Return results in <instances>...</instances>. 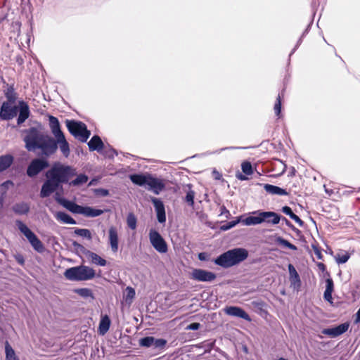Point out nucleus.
<instances>
[{
    "mask_svg": "<svg viewBox=\"0 0 360 360\" xmlns=\"http://www.w3.org/2000/svg\"><path fill=\"white\" fill-rule=\"evenodd\" d=\"M49 120L51 133L56 140L48 134L41 132L37 128L32 127L27 131L24 138L25 148L29 151H35L39 149L43 155L49 156L56 152L58 146L63 155L68 158L70 153V146L60 129L58 118L50 115Z\"/></svg>",
    "mask_w": 360,
    "mask_h": 360,
    "instance_id": "f257e3e1",
    "label": "nucleus"
},
{
    "mask_svg": "<svg viewBox=\"0 0 360 360\" xmlns=\"http://www.w3.org/2000/svg\"><path fill=\"white\" fill-rule=\"evenodd\" d=\"M248 251L242 248H233L219 255L214 259V263L224 268H229L245 260Z\"/></svg>",
    "mask_w": 360,
    "mask_h": 360,
    "instance_id": "f03ea898",
    "label": "nucleus"
},
{
    "mask_svg": "<svg viewBox=\"0 0 360 360\" xmlns=\"http://www.w3.org/2000/svg\"><path fill=\"white\" fill-rule=\"evenodd\" d=\"M76 174V169L71 166L55 162L46 173V178H50L59 186L63 183H68L70 177Z\"/></svg>",
    "mask_w": 360,
    "mask_h": 360,
    "instance_id": "7ed1b4c3",
    "label": "nucleus"
},
{
    "mask_svg": "<svg viewBox=\"0 0 360 360\" xmlns=\"http://www.w3.org/2000/svg\"><path fill=\"white\" fill-rule=\"evenodd\" d=\"M133 184L147 188L158 195L165 188V184L162 179L153 177L150 174H131L129 176Z\"/></svg>",
    "mask_w": 360,
    "mask_h": 360,
    "instance_id": "20e7f679",
    "label": "nucleus"
},
{
    "mask_svg": "<svg viewBox=\"0 0 360 360\" xmlns=\"http://www.w3.org/2000/svg\"><path fill=\"white\" fill-rule=\"evenodd\" d=\"M95 271L84 265L71 267L64 272L65 277L70 281H88L95 277Z\"/></svg>",
    "mask_w": 360,
    "mask_h": 360,
    "instance_id": "39448f33",
    "label": "nucleus"
},
{
    "mask_svg": "<svg viewBox=\"0 0 360 360\" xmlns=\"http://www.w3.org/2000/svg\"><path fill=\"white\" fill-rule=\"evenodd\" d=\"M66 127L70 133L82 142H86L91 135L86 124L82 122L67 120Z\"/></svg>",
    "mask_w": 360,
    "mask_h": 360,
    "instance_id": "423d86ee",
    "label": "nucleus"
},
{
    "mask_svg": "<svg viewBox=\"0 0 360 360\" xmlns=\"http://www.w3.org/2000/svg\"><path fill=\"white\" fill-rule=\"evenodd\" d=\"M66 209L74 214H82L87 217H96L103 213L102 210L95 209L91 207H83L74 202H65Z\"/></svg>",
    "mask_w": 360,
    "mask_h": 360,
    "instance_id": "0eeeda50",
    "label": "nucleus"
},
{
    "mask_svg": "<svg viewBox=\"0 0 360 360\" xmlns=\"http://www.w3.org/2000/svg\"><path fill=\"white\" fill-rule=\"evenodd\" d=\"M16 224L18 229L26 237L32 247L38 252H43L44 247L42 243L27 226L20 221H18Z\"/></svg>",
    "mask_w": 360,
    "mask_h": 360,
    "instance_id": "6e6552de",
    "label": "nucleus"
},
{
    "mask_svg": "<svg viewBox=\"0 0 360 360\" xmlns=\"http://www.w3.org/2000/svg\"><path fill=\"white\" fill-rule=\"evenodd\" d=\"M149 240L154 249L160 253H166L168 250L167 245L162 236L155 229H150Z\"/></svg>",
    "mask_w": 360,
    "mask_h": 360,
    "instance_id": "1a4fd4ad",
    "label": "nucleus"
},
{
    "mask_svg": "<svg viewBox=\"0 0 360 360\" xmlns=\"http://www.w3.org/2000/svg\"><path fill=\"white\" fill-rule=\"evenodd\" d=\"M49 167V162L45 159H34L29 165L27 169V174L30 177L37 176L43 169Z\"/></svg>",
    "mask_w": 360,
    "mask_h": 360,
    "instance_id": "9d476101",
    "label": "nucleus"
},
{
    "mask_svg": "<svg viewBox=\"0 0 360 360\" xmlns=\"http://www.w3.org/2000/svg\"><path fill=\"white\" fill-rule=\"evenodd\" d=\"M18 113V107L15 103L4 102L0 108V118L3 120H10Z\"/></svg>",
    "mask_w": 360,
    "mask_h": 360,
    "instance_id": "9b49d317",
    "label": "nucleus"
},
{
    "mask_svg": "<svg viewBox=\"0 0 360 360\" xmlns=\"http://www.w3.org/2000/svg\"><path fill=\"white\" fill-rule=\"evenodd\" d=\"M191 278L200 282H211L216 278V274L201 269H195L191 274Z\"/></svg>",
    "mask_w": 360,
    "mask_h": 360,
    "instance_id": "f8f14e48",
    "label": "nucleus"
},
{
    "mask_svg": "<svg viewBox=\"0 0 360 360\" xmlns=\"http://www.w3.org/2000/svg\"><path fill=\"white\" fill-rule=\"evenodd\" d=\"M151 201L153 203L155 210L157 214V219L158 222L164 224L166 221V213L164 203L161 200L156 198H151Z\"/></svg>",
    "mask_w": 360,
    "mask_h": 360,
    "instance_id": "ddd939ff",
    "label": "nucleus"
},
{
    "mask_svg": "<svg viewBox=\"0 0 360 360\" xmlns=\"http://www.w3.org/2000/svg\"><path fill=\"white\" fill-rule=\"evenodd\" d=\"M108 243L112 252L117 253L119 249V236L115 226H110L108 229Z\"/></svg>",
    "mask_w": 360,
    "mask_h": 360,
    "instance_id": "4468645a",
    "label": "nucleus"
},
{
    "mask_svg": "<svg viewBox=\"0 0 360 360\" xmlns=\"http://www.w3.org/2000/svg\"><path fill=\"white\" fill-rule=\"evenodd\" d=\"M348 328L349 323H344L334 328L323 329L322 333L332 338H335L345 333Z\"/></svg>",
    "mask_w": 360,
    "mask_h": 360,
    "instance_id": "2eb2a0df",
    "label": "nucleus"
},
{
    "mask_svg": "<svg viewBox=\"0 0 360 360\" xmlns=\"http://www.w3.org/2000/svg\"><path fill=\"white\" fill-rule=\"evenodd\" d=\"M46 181L44 183L41 189L40 195L41 198H46L49 196L53 191H55L58 187L59 185L53 181L50 178H46Z\"/></svg>",
    "mask_w": 360,
    "mask_h": 360,
    "instance_id": "dca6fc26",
    "label": "nucleus"
},
{
    "mask_svg": "<svg viewBox=\"0 0 360 360\" xmlns=\"http://www.w3.org/2000/svg\"><path fill=\"white\" fill-rule=\"evenodd\" d=\"M224 312L231 316L242 318L248 321H251L250 316L238 307H227L224 309Z\"/></svg>",
    "mask_w": 360,
    "mask_h": 360,
    "instance_id": "f3484780",
    "label": "nucleus"
},
{
    "mask_svg": "<svg viewBox=\"0 0 360 360\" xmlns=\"http://www.w3.org/2000/svg\"><path fill=\"white\" fill-rule=\"evenodd\" d=\"M288 271H289V276H290L289 278H290L291 286L295 290H298L301 285V281H300V276L292 264H289L288 266Z\"/></svg>",
    "mask_w": 360,
    "mask_h": 360,
    "instance_id": "a211bd4d",
    "label": "nucleus"
},
{
    "mask_svg": "<svg viewBox=\"0 0 360 360\" xmlns=\"http://www.w3.org/2000/svg\"><path fill=\"white\" fill-rule=\"evenodd\" d=\"M30 116V108L27 103L19 101V115L17 120L18 124H22Z\"/></svg>",
    "mask_w": 360,
    "mask_h": 360,
    "instance_id": "6ab92c4d",
    "label": "nucleus"
},
{
    "mask_svg": "<svg viewBox=\"0 0 360 360\" xmlns=\"http://www.w3.org/2000/svg\"><path fill=\"white\" fill-rule=\"evenodd\" d=\"M241 222L245 226H253L262 224L261 211L252 212L251 215L243 219Z\"/></svg>",
    "mask_w": 360,
    "mask_h": 360,
    "instance_id": "aec40b11",
    "label": "nucleus"
},
{
    "mask_svg": "<svg viewBox=\"0 0 360 360\" xmlns=\"http://www.w3.org/2000/svg\"><path fill=\"white\" fill-rule=\"evenodd\" d=\"M262 221L276 225L280 222V216L274 212H261Z\"/></svg>",
    "mask_w": 360,
    "mask_h": 360,
    "instance_id": "412c9836",
    "label": "nucleus"
},
{
    "mask_svg": "<svg viewBox=\"0 0 360 360\" xmlns=\"http://www.w3.org/2000/svg\"><path fill=\"white\" fill-rule=\"evenodd\" d=\"M110 324L111 321L108 315L101 316L98 328V333L104 335L108 331Z\"/></svg>",
    "mask_w": 360,
    "mask_h": 360,
    "instance_id": "4be33fe9",
    "label": "nucleus"
},
{
    "mask_svg": "<svg viewBox=\"0 0 360 360\" xmlns=\"http://www.w3.org/2000/svg\"><path fill=\"white\" fill-rule=\"evenodd\" d=\"M89 150L91 151H101L103 148V143L98 136H94L88 143Z\"/></svg>",
    "mask_w": 360,
    "mask_h": 360,
    "instance_id": "5701e85b",
    "label": "nucleus"
},
{
    "mask_svg": "<svg viewBox=\"0 0 360 360\" xmlns=\"http://www.w3.org/2000/svg\"><path fill=\"white\" fill-rule=\"evenodd\" d=\"M86 256L87 258L93 263L96 265L104 266L106 265L107 262L105 259L100 257L96 253H94L91 251H86Z\"/></svg>",
    "mask_w": 360,
    "mask_h": 360,
    "instance_id": "b1692460",
    "label": "nucleus"
},
{
    "mask_svg": "<svg viewBox=\"0 0 360 360\" xmlns=\"http://www.w3.org/2000/svg\"><path fill=\"white\" fill-rule=\"evenodd\" d=\"M56 219L65 224H76V221L69 214L64 212H57L55 213Z\"/></svg>",
    "mask_w": 360,
    "mask_h": 360,
    "instance_id": "393cba45",
    "label": "nucleus"
},
{
    "mask_svg": "<svg viewBox=\"0 0 360 360\" xmlns=\"http://www.w3.org/2000/svg\"><path fill=\"white\" fill-rule=\"evenodd\" d=\"M333 292V281L330 278L326 280V290L323 294L324 299L330 303H333L332 293Z\"/></svg>",
    "mask_w": 360,
    "mask_h": 360,
    "instance_id": "a878e982",
    "label": "nucleus"
},
{
    "mask_svg": "<svg viewBox=\"0 0 360 360\" xmlns=\"http://www.w3.org/2000/svg\"><path fill=\"white\" fill-rule=\"evenodd\" d=\"M264 190L272 195H287L288 192L278 186L271 185V184H264Z\"/></svg>",
    "mask_w": 360,
    "mask_h": 360,
    "instance_id": "bb28decb",
    "label": "nucleus"
},
{
    "mask_svg": "<svg viewBox=\"0 0 360 360\" xmlns=\"http://www.w3.org/2000/svg\"><path fill=\"white\" fill-rule=\"evenodd\" d=\"M13 158L10 155L0 157V172L8 168L13 163Z\"/></svg>",
    "mask_w": 360,
    "mask_h": 360,
    "instance_id": "cd10ccee",
    "label": "nucleus"
},
{
    "mask_svg": "<svg viewBox=\"0 0 360 360\" xmlns=\"http://www.w3.org/2000/svg\"><path fill=\"white\" fill-rule=\"evenodd\" d=\"M282 212L286 215L289 216L290 219L295 221L299 226H302L303 225V221L300 219V218L293 213L291 208L288 206H284L282 207Z\"/></svg>",
    "mask_w": 360,
    "mask_h": 360,
    "instance_id": "c85d7f7f",
    "label": "nucleus"
},
{
    "mask_svg": "<svg viewBox=\"0 0 360 360\" xmlns=\"http://www.w3.org/2000/svg\"><path fill=\"white\" fill-rule=\"evenodd\" d=\"M135 295V290L132 287L128 286L126 288L124 293V300L127 303L130 304L134 299Z\"/></svg>",
    "mask_w": 360,
    "mask_h": 360,
    "instance_id": "c756f323",
    "label": "nucleus"
},
{
    "mask_svg": "<svg viewBox=\"0 0 360 360\" xmlns=\"http://www.w3.org/2000/svg\"><path fill=\"white\" fill-rule=\"evenodd\" d=\"M89 178L86 174H79L75 179L69 182L70 186H78L87 182Z\"/></svg>",
    "mask_w": 360,
    "mask_h": 360,
    "instance_id": "7c9ffc66",
    "label": "nucleus"
},
{
    "mask_svg": "<svg viewBox=\"0 0 360 360\" xmlns=\"http://www.w3.org/2000/svg\"><path fill=\"white\" fill-rule=\"evenodd\" d=\"M75 292L84 298L89 297L91 300L94 299V294H93L91 290L89 288H78V289H75Z\"/></svg>",
    "mask_w": 360,
    "mask_h": 360,
    "instance_id": "2f4dec72",
    "label": "nucleus"
},
{
    "mask_svg": "<svg viewBox=\"0 0 360 360\" xmlns=\"http://www.w3.org/2000/svg\"><path fill=\"white\" fill-rule=\"evenodd\" d=\"M5 350L6 360H19L16 356L14 350L8 342L6 343Z\"/></svg>",
    "mask_w": 360,
    "mask_h": 360,
    "instance_id": "473e14b6",
    "label": "nucleus"
},
{
    "mask_svg": "<svg viewBox=\"0 0 360 360\" xmlns=\"http://www.w3.org/2000/svg\"><path fill=\"white\" fill-rule=\"evenodd\" d=\"M75 233L82 238H87L89 240L92 238L91 231L86 229H75Z\"/></svg>",
    "mask_w": 360,
    "mask_h": 360,
    "instance_id": "72a5a7b5",
    "label": "nucleus"
},
{
    "mask_svg": "<svg viewBox=\"0 0 360 360\" xmlns=\"http://www.w3.org/2000/svg\"><path fill=\"white\" fill-rule=\"evenodd\" d=\"M29 209V205L24 202L16 204L13 207L14 211L19 214H26L28 212Z\"/></svg>",
    "mask_w": 360,
    "mask_h": 360,
    "instance_id": "f704fd0d",
    "label": "nucleus"
},
{
    "mask_svg": "<svg viewBox=\"0 0 360 360\" xmlns=\"http://www.w3.org/2000/svg\"><path fill=\"white\" fill-rule=\"evenodd\" d=\"M241 169L245 175H252L253 174V169L250 162L245 161L241 164Z\"/></svg>",
    "mask_w": 360,
    "mask_h": 360,
    "instance_id": "c9c22d12",
    "label": "nucleus"
},
{
    "mask_svg": "<svg viewBox=\"0 0 360 360\" xmlns=\"http://www.w3.org/2000/svg\"><path fill=\"white\" fill-rule=\"evenodd\" d=\"M154 342H155V338L153 337L148 336V337L141 338L139 340V345L142 347H149L153 345Z\"/></svg>",
    "mask_w": 360,
    "mask_h": 360,
    "instance_id": "e433bc0d",
    "label": "nucleus"
},
{
    "mask_svg": "<svg viewBox=\"0 0 360 360\" xmlns=\"http://www.w3.org/2000/svg\"><path fill=\"white\" fill-rule=\"evenodd\" d=\"M5 96L8 99L6 102L15 103V101L16 99V95L14 89L12 86H10L7 89L5 93Z\"/></svg>",
    "mask_w": 360,
    "mask_h": 360,
    "instance_id": "4c0bfd02",
    "label": "nucleus"
},
{
    "mask_svg": "<svg viewBox=\"0 0 360 360\" xmlns=\"http://www.w3.org/2000/svg\"><path fill=\"white\" fill-rule=\"evenodd\" d=\"M136 221H137L136 218L134 214L129 213L127 215V223L128 226L131 229L134 230L136 228Z\"/></svg>",
    "mask_w": 360,
    "mask_h": 360,
    "instance_id": "58836bf2",
    "label": "nucleus"
},
{
    "mask_svg": "<svg viewBox=\"0 0 360 360\" xmlns=\"http://www.w3.org/2000/svg\"><path fill=\"white\" fill-rule=\"evenodd\" d=\"M241 221V217H238L236 220L229 221L226 224L221 226V230L222 231H228L231 228L236 226L239 222Z\"/></svg>",
    "mask_w": 360,
    "mask_h": 360,
    "instance_id": "ea45409f",
    "label": "nucleus"
},
{
    "mask_svg": "<svg viewBox=\"0 0 360 360\" xmlns=\"http://www.w3.org/2000/svg\"><path fill=\"white\" fill-rule=\"evenodd\" d=\"M349 255L345 252L344 254H338L335 256V261L338 264H344L348 261Z\"/></svg>",
    "mask_w": 360,
    "mask_h": 360,
    "instance_id": "a19ab883",
    "label": "nucleus"
},
{
    "mask_svg": "<svg viewBox=\"0 0 360 360\" xmlns=\"http://www.w3.org/2000/svg\"><path fill=\"white\" fill-rule=\"evenodd\" d=\"M278 243L280 245H283V246H284L285 248H289V249H290L292 250H297V247L295 245L290 243L289 241H288V240H285L283 238H278Z\"/></svg>",
    "mask_w": 360,
    "mask_h": 360,
    "instance_id": "79ce46f5",
    "label": "nucleus"
},
{
    "mask_svg": "<svg viewBox=\"0 0 360 360\" xmlns=\"http://www.w3.org/2000/svg\"><path fill=\"white\" fill-rule=\"evenodd\" d=\"M194 198L195 192L190 189L186 193L185 200L191 206H193L194 205Z\"/></svg>",
    "mask_w": 360,
    "mask_h": 360,
    "instance_id": "37998d69",
    "label": "nucleus"
},
{
    "mask_svg": "<svg viewBox=\"0 0 360 360\" xmlns=\"http://www.w3.org/2000/svg\"><path fill=\"white\" fill-rule=\"evenodd\" d=\"M274 111L276 115L279 117L281 111V96L278 95L276 102L274 105Z\"/></svg>",
    "mask_w": 360,
    "mask_h": 360,
    "instance_id": "c03bdc74",
    "label": "nucleus"
},
{
    "mask_svg": "<svg viewBox=\"0 0 360 360\" xmlns=\"http://www.w3.org/2000/svg\"><path fill=\"white\" fill-rule=\"evenodd\" d=\"M166 343H167V341L164 339H155L153 345L156 348H161V347H165Z\"/></svg>",
    "mask_w": 360,
    "mask_h": 360,
    "instance_id": "a18cd8bd",
    "label": "nucleus"
},
{
    "mask_svg": "<svg viewBox=\"0 0 360 360\" xmlns=\"http://www.w3.org/2000/svg\"><path fill=\"white\" fill-rule=\"evenodd\" d=\"M55 199L63 207H64L65 208H66V206H65V202H71L70 200H68L65 198H61L60 197L59 194H56V196H55Z\"/></svg>",
    "mask_w": 360,
    "mask_h": 360,
    "instance_id": "49530a36",
    "label": "nucleus"
},
{
    "mask_svg": "<svg viewBox=\"0 0 360 360\" xmlns=\"http://www.w3.org/2000/svg\"><path fill=\"white\" fill-rule=\"evenodd\" d=\"M220 215H224L226 218H229L230 216L229 211L224 205L220 207Z\"/></svg>",
    "mask_w": 360,
    "mask_h": 360,
    "instance_id": "de8ad7c7",
    "label": "nucleus"
},
{
    "mask_svg": "<svg viewBox=\"0 0 360 360\" xmlns=\"http://www.w3.org/2000/svg\"><path fill=\"white\" fill-rule=\"evenodd\" d=\"M200 324L199 323H193L189 324L187 327V330H196L200 328Z\"/></svg>",
    "mask_w": 360,
    "mask_h": 360,
    "instance_id": "09e8293b",
    "label": "nucleus"
},
{
    "mask_svg": "<svg viewBox=\"0 0 360 360\" xmlns=\"http://www.w3.org/2000/svg\"><path fill=\"white\" fill-rule=\"evenodd\" d=\"M95 193L102 196H107L109 194L108 191L104 188L96 189Z\"/></svg>",
    "mask_w": 360,
    "mask_h": 360,
    "instance_id": "8fccbe9b",
    "label": "nucleus"
},
{
    "mask_svg": "<svg viewBox=\"0 0 360 360\" xmlns=\"http://www.w3.org/2000/svg\"><path fill=\"white\" fill-rule=\"evenodd\" d=\"M236 178L238 179V180H240V181H245V180H248V178L246 176L245 174H243L240 172H237L236 174Z\"/></svg>",
    "mask_w": 360,
    "mask_h": 360,
    "instance_id": "3c124183",
    "label": "nucleus"
},
{
    "mask_svg": "<svg viewBox=\"0 0 360 360\" xmlns=\"http://www.w3.org/2000/svg\"><path fill=\"white\" fill-rule=\"evenodd\" d=\"M213 174H214L215 179H220L221 177V175L220 174V173L217 171H214Z\"/></svg>",
    "mask_w": 360,
    "mask_h": 360,
    "instance_id": "603ef678",
    "label": "nucleus"
},
{
    "mask_svg": "<svg viewBox=\"0 0 360 360\" xmlns=\"http://www.w3.org/2000/svg\"><path fill=\"white\" fill-rule=\"evenodd\" d=\"M9 185H13V183L11 181H7L2 184L1 186L8 187Z\"/></svg>",
    "mask_w": 360,
    "mask_h": 360,
    "instance_id": "864d4df0",
    "label": "nucleus"
},
{
    "mask_svg": "<svg viewBox=\"0 0 360 360\" xmlns=\"http://www.w3.org/2000/svg\"><path fill=\"white\" fill-rule=\"evenodd\" d=\"M198 258L200 260L202 261V260H205V253H200L198 255Z\"/></svg>",
    "mask_w": 360,
    "mask_h": 360,
    "instance_id": "5fc2aeb1",
    "label": "nucleus"
},
{
    "mask_svg": "<svg viewBox=\"0 0 360 360\" xmlns=\"http://www.w3.org/2000/svg\"><path fill=\"white\" fill-rule=\"evenodd\" d=\"M317 4H318L317 1H316V0L312 1L311 7H312L313 11L315 9V7L317 6Z\"/></svg>",
    "mask_w": 360,
    "mask_h": 360,
    "instance_id": "6e6d98bb",
    "label": "nucleus"
},
{
    "mask_svg": "<svg viewBox=\"0 0 360 360\" xmlns=\"http://www.w3.org/2000/svg\"><path fill=\"white\" fill-rule=\"evenodd\" d=\"M238 148H236V147H226V148L220 149V151H222L224 150L238 149Z\"/></svg>",
    "mask_w": 360,
    "mask_h": 360,
    "instance_id": "4d7b16f0",
    "label": "nucleus"
},
{
    "mask_svg": "<svg viewBox=\"0 0 360 360\" xmlns=\"http://www.w3.org/2000/svg\"><path fill=\"white\" fill-rule=\"evenodd\" d=\"M116 155L115 151L114 150H110V155H109V157H112V158H113V157H114V155Z\"/></svg>",
    "mask_w": 360,
    "mask_h": 360,
    "instance_id": "13d9d810",
    "label": "nucleus"
},
{
    "mask_svg": "<svg viewBox=\"0 0 360 360\" xmlns=\"http://www.w3.org/2000/svg\"><path fill=\"white\" fill-rule=\"evenodd\" d=\"M18 262H19V263H20V264H23V262H24V260H23V259H22V257H18Z\"/></svg>",
    "mask_w": 360,
    "mask_h": 360,
    "instance_id": "bf43d9fd",
    "label": "nucleus"
},
{
    "mask_svg": "<svg viewBox=\"0 0 360 360\" xmlns=\"http://www.w3.org/2000/svg\"><path fill=\"white\" fill-rule=\"evenodd\" d=\"M319 268H320V269H324V264H321H321H319Z\"/></svg>",
    "mask_w": 360,
    "mask_h": 360,
    "instance_id": "052dcab7",
    "label": "nucleus"
},
{
    "mask_svg": "<svg viewBox=\"0 0 360 360\" xmlns=\"http://www.w3.org/2000/svg\"><path fill=\"white\" fill-rule=\"evenodd\" d=\"M94 180H91L89 183V186H91V185H94Z\"/></svg>",
    "mask_w": 360,
    "mask_h": 360,
    "instance_id": "680f3d73",
    "label": "nucleus"
},
{
    "mask_svg": "<svg viewBox=\"0 0 360 360\" xmlns=\"http://www.w3.org/2000/svg\"><path fill=\"white\" fill-rule=\"evenodd\" d=\"M4 20V18H0V24L1 23V22L3 21Z\"/></svg>",
    "mask_w": 360,
    "mask_h": 360,
    "instance_id": "e2e57ef3",
    "label": "nucleus"
},
{
    "mask_svg": "<svg viewBox=\"0 0 360 360\" xmlns=\"http://www.w3.org/2000/svg\"><path fill=\"white\" fill-rule=\"evenodd\" d=\"M309 27H310V25H308V27L306 29V30H305L304 33H305L306 32H307L308 28H309Z\"/></svg>",
    "mask_w": 360,
    "mask_h": 360,
    "instance_id": "0e129e2a",
    "label": "nucleus"
},
{
    "mask_svg": "<svg viewBox=\"0 0 360 360\" xmlns=\"http://www.w3.org/2000/svg\"><path fill=\"white\" fill-rule=\"evenodd\" d=\"M27 44H30V38L27 39Z\"/></svg>",
    "mask_w": 360,
    "mask_h": 360,
    "instance_id": "69168bd1",
    "label": "nucleus"
}]
</instances>
